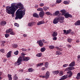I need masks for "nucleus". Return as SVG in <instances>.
<instances>
[{"instance_id": "f257e3e1", "label": "nucleus", "mask_w": 80, "mask_h": 80, "mask_svg": "<svg viewBox=\"0 0 80 80\" xmlns=\"http://www.w3.org/2000/svg\"><path fill=\"white\" fill-rule=\"evenodd\" d=\"M16 5V3H12L11 4V6H8L6 7V12L10 15H12V17H14V14L16 10L20 7H22V4L21 2L18 3Z\"/></svg>"}, {"instance_id": "f03ea898", "label": "nucleus", "mask_w": 80, "mask_h": 80, "mask_svg": "<svg viewBox=\"0 0 80 80\" xmlns=\"http://www.w3.org/2000/svg\"><path fill=\"white\" fill-rule=\"evenodd\" d=\"M19 8L18 9L16 12V17L15 18V20H17L18 19H22L23 16L25 15V9H24L23 10H23L24 8L23 5L21 7H19ZM21 10V11H19Z\"/></svg>"}, {"instance_id": "7ed1b4c3", "label": "nucleus", "mask_w": 80, "mask_h": 80, "mask_svg": "<svg viewBox=\"0 0 80 80\" xmlns=\"http://www.w3.org/2000/svg\"><path fill=\"white\" fill-rule=\"evenodd\" d=\"M22 61L23 59H22V58L19 57L18 58L17 61L15 62L14 65L15 66L16 65H20L22 63L21 62Z\"/></svg>"}, {"instance_id": "20e7f679", "label": "nucleus", "mask_w": 80, "mask_h": 80, "mask_svg": "<svg viewBox=\"0 0 80 80\" xmlns=\"http://www.w3.org/2000/svg\"><path fill=\"white\" fill-rule=\"evenodd\" d=\"M59 22V18H55L52 22L53 24H57Z\"/></svg>"}, {"instance_id": "39448f33", "label": "nucleus", "mask_w": 80, "mask_h": 80, "mask_svg": "<svg viewBox=\"0 0 80 80\" xmlns=\"http://www.w3.org/2000/svg\"><path fill=\"white\" fill-rule=\"evenodd\" d=\"M65 18H72V15L68 13H66L63 15Z\"/></svg>"}, {"instance_id": "423d86ee", "label": "nucleus", "mask_w": 80, "mask_h": 80, "mask_svg": "<svg viewBox=\"0 0 80 80\" xmlns=\"http://www.w3.org/2000/svg\"><path fill=\"white\" fill-rule=\"evenodd\" d=\"M75 68L74 67H69L66 68L65 69V71H69V70H74Z\"/></svg>"}, {"instance_id": "0eeeda50", "label": "nucleus", "mask_w": 80, "mask_h": 80, "mask_svg": "<svg viewBox=\"0 0 80 80\" xmlns=\"http://www.w3.org/2000/svg\"><path fill=\"white\" fill-rule=\"evenodd\" d=\"M50 72H49V71H47L45 74V78L46 79H48V78H49V77H50Z\"/></svg>"}, {"instance_id": "6e6552de", "label": "nucleus", "mask_w": 80, "mask_h": 80, "mask_svg": "<svg viewBox=\"0 0 80 80\" xmlns=\"http://www.w3.org/2000/svg\"><path fill=\"white\" fill-rule=\"evenodd\" d=\"M44 12L42 11V12H39V15L40 17H41V18H43V16H44Z\"/></svg>"}, {"instance_id": "1a4fd4ad", "label": "nucleus", "mask_w": 80, "mask_h": 80, "mask_svg": "<svg viewBox=\"0 0 80 80\" xmlns=\"http://www.w3.org/2000/svg\"><path fill=\"white\" fill-rule=\"evenodd\" d=\"M36 24V22H29L28 23V26L29 27H32V26H33V25H35Z\"/></svg>"}, {"instance_id": "9d476101", "label": "nucleus", "mask_w": 80, "mask_h": 80, "mask_svg": "<svg viewBox=\"0 0 80 80\" xmlns=\"http://www.w3.org/2000/svg\"><path fill=\"white\" fill-rule=\"evenodd\" d=\"M40 47H42L43 45V43L42 42L41 40H39V41H37Z\"/></svg>"}, {"instance_id": "9b49d317", "label": "nucleus", "mask_w": 80, "mask_h": 80, "mask_svg": "<svg viewBox=\"0 0 80 80\" xmlns=\"http://www.w3.org/2000/svg\"><path fill=\"white\" fill-rule=\"evenodd\" d=\"M67 73H68V74H69L68 76V78H70V77H72V74H73L72 72L71 71H69L67 72Z\"/></svg>"}, {"instance_id": "f8f14e48", "label": "nucleus", "mask_w": 80, "mask_h": 80, "mask_svg": "<svg viewBox=\"0 0 80 80\" xmlns=\"http://www.w3.org/2000/svg\"><path fill=\"white\" fill-rule=\"evenodd\" d=\"M75 64V62H72L69 65V67H74Z\"/></svg>"}, {"instance_id": "ddd939ff", "label": "nucleus", "mask_w": 80, "mask_h": 80, "mask_svg": "<svg viewBox=\"0 0 80 80\" xmlns=\"http://www.w3.org/2000/svg\"><path fill=\"white\" fill-rule=\"evenodd\" d=\"M60 73V72H59V71L57 70V71H53L52 72V73L53 74H54V75H58V73Z\"/></svg>"}, {"instance_id": "4468645a", "label": "nucleus", "mask_w": 80, "mask_h": 80, "mask_svg": "<svg viewBox=\"0 0 80 80\" xmlns=\"http://www.w3.org/2000/svg\"><path fill=\"white\" fill-rule=\"evenodd\" d=\"M74 25H78L80 26V20H78L76 22L74 23Z\"/></svg>"}, {"instance_id": "2eb2a0df", "label": "nucleus", "mask_w": 80, "mask_h": 80, "mask_svg": "<svg viewBox=\"0 0 80 80\" xmlns=\"http://www.w3.org/2000/svg\"><path fill=\"white\" fill-rule=\"evenodd\" d=\"M11 53H12V51H10L7 53V58H9V57H11Z\"/></svg>"}, {"instance_id": "dca6fc26", "label": "nucleus", "mask_w": 80, "mask_h": 80, "mask_svg": "<svg viewBox=\"0 0 80 80\" xmlns=\"http://www.w3.org/2000/svg\"><path fill=\"white\" fill-rule=\"evenodd\" d=\"M61 12H62L61 14V15L63 16L64 15V14H65V13H66V11L64 9L60 11Z\"/></svg>"}, {"instance_id": "f3484780", "label": "nucleus", "mask_w": 80, "mask_h": 80, "mask_svg": "<svg viewBox=\"0 0 80 80\" xmlns=\"http://www.w3.org/2000/svg\"><path fill=\"white\" fill-rule=\"evenodd\" d=\"M30 60V58L28 57H26L23 58V61H26V62H27V61H28V60Z\"/></svg>"}, {"instance_id": "a211bd4d", "label": "nucleus", "mask_w": 80, "mask_h": 80, "mask_svg": "<svg viewBox=\"0 0 80 80\" xmlns=\"http://www.w3.org/2000/svg\"><path fill=\"white\" fill-rule=\"evenodd\" d=\"M13 31V29L12 28H10L9 29H8L7 30H6V32L7 33H10V32H11Z\"/></svg>"}, {"instance_id": "6ab92c4d", "label": "nucleus", "mask_w": 80, "mask_h": 80, "mask_svg": "<svg viewBox=\"0 0 80 80\" xmlns=\"http://www.w3.org/2000/svg\"><path fill=\"white\" fill-rule=\"evenodd\" d=\"M60 13V12L58 11H56L55 13H53V15L54 16H57L58 15V13Z\"/></svg>"}, {"instance_id": "aec40b11", "label": "nucleus", "mask_w": 80, "mask_h": 80, "mask_svg": "<svg viewBox=\"0 0 80 80\" xmlns=\"http://www.w3.org/2000/svg\"><path fill=\"white\" fill-rule=\"evenodd\" d=\"M33 17H35L36 18H38L39 17V16L38 14H37V13H34L33 14Z\"/></svg>"}, {"instance_id": "412c9836", "label": "nucleus", "mask_w": 80, "mask_h": 80, "mask_svg": "<svg viewBox=\"0 0 80 80\" xmlns=\"http://www.w3.org/2000/svg\"><path fill=\"white\" fill-rule=\"evenodd\" d=\"M57 32L56 31H54L52 34V37H57Z\"/></svg>"}, {"instance_id": "4be33fe9", "label": "nucleus", "mask_w": 80, "mask_h": 80, "mask_svg": "<svg viewBox=\"0 0 80 80\" xmlns=\"http://www.w3.org/2000/svg\"><path fill=\"white\" fill-rule=\"evenodd\" d=\"M43 23H44V21L42 20L40 22H38L37 23V25H42V24H43Z\"/></svg>"}, {"instance_id": "5701e85b", "label": "nucleus", "mask_w": 80, "mask_h": 80, "mask_svg": "<svg viewBox=\"0 0 80 80\" xmlns=\"http://www.w3.org/2000/svg\"><path fill=\"white\" fill-rule=\"evenodd\" d=\"M1 25H2V26H4L6 25L7 24V22H5V21H2L1 22Z\"/></svg>"}, {"instance_id": "b1692460", "label": "nucleus", "mask_w": 80, "mask_h": 80, "mask_svg": "<svg viewBox=\"0 0 80 80\" xmlns=\"http://www.w3.org/2000/svg\"><path fill=\"white\" fill-rule=\"evenodd\" d=\"M8 80H12V75L8 74Z\"/></svg>"}, {"instance_id": "393cba45", "label": "nucleus", "mask_w": 80, "mask_h": 80, "mask_svg": "<svg viewBox=\"0 0 80 80\" xmlns=\"http://www.w3.org/2000/svg\"><path fill=\"white\" fill-rule=\"evenodd\" d=\"M76 78L78 80H79L80 79V72L78 73Z\"/></svg>"}, {"instance_id": "a878e982", "label": "nucleus", "mask_w": 80, "mask_h": 80, "mask_svg": "<svg viewBox=\"0 0 80 80\" xmlns=\"http://www.w3.org/2000/svg\"><path fill=\"white\" fill-rule=\"evenodd\" d=\"M58 75L59 76H62V75H63V71H60Z\"/></svg>"}, {"instance_id": "bb28decb", "label": "nucleus", "mask_w": 80, "mask_h": 80, "mask_svg": "<svg viewBox=\"0 0 80 80\" xmlns=\"http://www.w3.org/2000/svg\"><path fill=\"white\" fill-rule=\"evenodd\" d=\"M43 65V62L39 63L37 64V67H40V66H42V65Z\"/></svg>"}, {"instance_id": "cd10ccee", "label": "nucleus", "mask_w": 80, "mask_h": 80, "mask_svg": "<svg viewBox=\"0 0 80 80\" xmlns=\"http://www.w3.org/2000/svg\"><path fill=\"white\" fill-rule=\"evenodd\" d=\"M62 78L63 80H65V79L67 78V75H64V76H62Z\"/></svg>"}, {"instance_id": "c85d7f7f", "label": "nucleus", "mask_w": 80, "mask_h": 80, "mask_svg": "<svg viewBox=\"0 0 80 80\" xmlns=\"http://www.w3.org/2000/svg\"><path fill=\"white\" fill-rule=\"evenodd\" d=\"M21 57H21L22 58H22H25V54L24 53H21Z\"/></svg>"}, {"instance_id": "c756f323", "label": "nucleus", "mask_w": 80, "mask_h": 80, "mask_svg": "<svg viewBox=\"0 0 80 80\" xmlns=\"http://www.w3.org/2000/svg\"><path fill=\"white\" fill-rule=\"evenodd\" d=\"M46 50V48H42L41 49V52H45Z\"/></svg>"}, {"instance_id": "7c9ffc66", "label": "nucleus", "mask_w": 80, "mask_h": 80, "mask_svg": "<svg viewBox=\"0 0 80 80\" xmlns=\"http://www.w3.org/2000/svg\"><path fill=\"white\" fill-rule=\"evenodd\" d=\"M71 32H72V30L71 29H69L68 30H67L66 33V35H68V34L70 33Z\"/></svg>"}, {"instance_id": "2f4dec72", "label": "nucleus", "mask_w": 80, "mask_h": 80, "mask_svg": "<svg viewBox=\"0 0 80 80\" xmlns=\"http://www.w3.org/2000/svg\"><path fill=\"white\" fill-rule=\"evenodd\" d=\"M56 55H62V52H60L59 51H56Z\"/></svg>"}, {"instance_id": "473e14b6", "label": "nucleus", "mask_w": 80, "mask_h": 80, "mask_svg": "<svg viewBox=\"0 0 80 80\" xmlns=\"http://www.w3.org/2000/svg\"><path fill=\"white\" fill-rule=\"evenodd\" d=\"M43 9L45 11H46V10H47V9L48 10L49 9V8L47 7L46 6L43 7Z\"/></svg>"}, {"instance_id": "72a5a7b5", "label": "nucleus", "mask_w": 80, "mask_h": 80, "mask_svg": "<svg viewBox=\"0 0 80 80\" xmlns=\"http://www.w3.org/2000/svg\"><path fill=\"white\" fill-rule=\"evenodd\" d=\"M45 67L46 68H48V62H46L45 63Z\"/></svg>"}, {"instance_id": "f704fd0d", "label": "nucleus", "mask_w": 80, "mask_h": 80, "mask_svg": "<svg viewBox=\"0 0 80 80\" xmlns=\"http://www.w3.org/2000/svg\"><path fill=\"white\" fill-rule=\"evenodd\" d=\"M42 55V53H37L36 55L37 57H40Z\"/></svg>"}, {"instance_id": "c9c22d12", "label": "nucleus", "mask_w": 80, "mask_h": 80, "mask_svg": "<svg viewBox=\"0 0 80 80\" xmlns=\"http://www.w3.org/2000/svg\"><path fill=\"white\" fill-rule=\"evenodd\" d=\"M12 47L14 48H17L18 47V45L17 44H14L12 45Z\"/></svg>"}, {"instance_id": "e433bc0d", "label": "nucleus", "mask_w": 80, "mask_h": 80, "mask_svg": "<svg viewBox=\"0 0 80 80\" xmlns=\"http://www.w3.org/2000/svg\"><path fill=\"white\" fill-rule=\"evenodd\" d=\"M28 70L29 72H32L33 71V69H32V68H31L28 69Z\"/></svg>"}, {"instance_id": "4c0bfd02", "label": "nucleus", "mask_w": 80, "mask_h": 80, "mask_svg": "<svg viewBox=\"0 0 80 80\" xmlns=\"http://www.w3.org/2000/svg\"><path fill=\"white\" fill-rule=\"evenodd\" d=\"M13 79L14 80H18V77H17V74H15L14 77Z\"/></svg>"}, {"instance_id": "58836bf2", "label": "nucleus", "mask_w": 80, "mask_h": 80, "mask_svg": "<svg viewBox=\"0 0 80 80\" xmlns=\"http://www.w3.org/2000/svg\"><path fill=\"white\" fill-rule=\"evenodd\" d=\"M63 3L64 4H65V5H68V4H69V3H70V2L64 1L63 2Z\"/></svg>"}, {"instance_id": "ea45409f", "label": "nucleus", "mask_w": 80, "mask_h": 80, "mask_svg": "<svg viewBox=\"0 0 80 80\" xmlns=\"http://www.w3.org/2000/svg\"><path fill=\"white\" fill-rule=\"evenodd\" d=\"M46 15H51L52 16V15H53V14H51V13H50V12H46Z\"/></svg>"}, {"instance_id": "a19ab883", "label": "nucleus", "mask_w": 80, "mask_h": 80, "mask_svg": "<svg viewBox=\"0 0 80 80\" xmlns=\"http://www.w3.org/2000/svg\"><path fill=\"white\" fill-rule=\"evenodd\" d=\"M43 10V9L42 8H39L37 9V11H41L42 12Z\"/></svg>"}, {"instance_id": "79ce46f5", "label": "nucleus", "mask_w": 80, "mask_h": 80, "mask_svg": "<svg viewBox=\"0 0 80 80\" xmlns=\"http://www.w3.org/2000/svg\"><path fill=\"white\" fill-rule=\"evenodd\" d=\"M49 48H50V49H53V48H54V46H52V45H51V46H49L48 47Z\"/></svg>"}, {"instance_id": "37998d69", "label": "nucleus", "mask_w": 80, "mask_h": 80, "mask_svg": "<svg viewBox=\"0 0 80 80\" xmlns=\"http://www.w3.org/2000/svg\"><path fill=\"white\" fill-rule=\"evenodd\" d=\"M0 51L1 52H2V53H5V50L3 48L1 49Z\"/></svg>"}, {"instance_id": "c03bdc74", "label": "nucleus", "mask_w": 80, "mask_h": 80, "mask_svg": "<svg viewBox=\"0 0 80 80\" xmlns=\"http://www.w3.org/2000/svg\"><path fill=\"white\" fill-rule=\"evenodd\" d=\"M59 19H60V20H64V17H59Z\"/></svg>"}, {"instance_id": "a18cd8bd", "label": "nucleus", "mask_w": 80, "mask_h": 80, "mask_svg": "<svg viewBox=\"0 0 80 80\" xmlns=\"http://www.w3.org/2000/svg\"><path fill=\"white\" fill-rule=\"evenodd\" d=\"M68 66V64H65L63 65L62 67L63 68L64 67L65 68V67H67Z\"/></svg>"}, {"instance_id": "49530a36", "label": "nucleus", "mask_w": 80, "mask_h": 80, "mask_svg": "<svg viewBox=\"0 0 80 80\" xmlns=\"http://www.w3.org/2000/svg\"><path fill=\"white\" fill-rule=\"evenodd\" d=\"M10 35H15V32H13L12 31H11L10 32Z\"/></svg>"}, {"instance_id": "de8ad7c7", "label": "nucleus", "mask_w": 80, "mask_h": 80, "mask_svg": "<svg viewBox=\"0 0 80 80\" xmlns=\"http://www.w3.org/2000/svg\"><path fill=\"white\" fill-rule=\"evenodd\" d=\"M14 55H17L18 54V51H16L14 52Z\"/></svg>"}, {"instance_id": "09e8293b", "label": "nucleus", "mask_w": 80, "mask_h": 80, "mask_svg": "<svg viewBox=\"0 0 80 80\" xmlns=\"http://www.w3.org/2000/svg\"><path fill=\"white\" fill-rule=\"evenodd\" d=\"M62 2V0H57L56 1L57 3H61Z\"/></svg>"}, {"instance_id": "8fccbe9b", "label": "nucleus", "mask_w": 80, "mask_h": 80, "mask_svg": "<svg viewBox=\"0 0 80 80\" xmlns=\"http://www.w3.org/2000/svg\"><path fill=\"white\" fill-rule=\"evenodd\" d=\"M14 25L15 27H19V25L16 23H14Z\"/></svg>"}, {"instance_id": "3c124183", "label": "nucleus", "mask_w": 80, "mask_h": 80, "mask_svg": "<svg viewBox=\"0 0 80 80\" xmlns=\"http://www.w3.org/2000/svg\"><path fill=\"white\" fill-rule=\"evenodd\" d=\"M39 6H40V7H43V6H44V3H41L39 4Z\"/></svg>"}, {"instance_id": "603ef678", "label": "nucleus", "mask_w": 80, "mask_h": 80, "mask_svg": "<svg viewBox=\"0 0 80 80\" xmlns=\"http://www.w3.org/2000/svg\"><path fill=\"white\" fill-rule=\"evenodd\" d=\"M9 35L8 34H6L5 35V37L6 38H8V37H9Z\"/></svg>"}, {"instance_id": "864d4df0", "label": "nucleus", "mask_w": 80, "mask_h": 80, "mask_svg": "<svg viewBox=\"0 0 80 80\" xmlns=\"http://www.w3.org/2000/svg\"><path fill=\"white\" fill-rule=\"evenodd\" d=\"M59 19V22H60V23H63L64 22V20H62L60 19Z\"/></svg>"}, {"instance_id": "5fc2aeb1", "label": "nucleus", "mask_w": 80, "mask_h": 80, "mask_svg": "<svg viewBox=\"0 0 80 80\" xmlns=\"http://www.w3.org/2000/svg\"><path fill=\"white\" fill-rule=\"evenodd\" d=\"M22 51H23L24 52H26V51L27 50V49L22 48Z\"/></svg>"}, {"instance_id": "6e6d98bb", "label": "nucleus", "mask_w": 80, "mask_h": 80, "mask_svg": "<svg viewBox=\"0 0 80 80\" xmlns=\"http://www.w3.org/2000/svg\"><path fill=\"white\" fill-rule=\"evenodd\" d=\"M53 37L52 38L53 40H57V38L56 37Z\"/></svg>"}, {"instance_id": "4d7b16f0", "label": "nucleus", "mask_w": 80, "mask_h": 80, "mask_svg": "<svg viewBox=\"0 0 80 80\" xmlns=\"http://www.w3.org/2000/svg\"><path fill=\"white\" fill-rule=\"evenodd\" d=\"M67 47H68V48H70L71 47V45H67Z\"/></svg>"}, {"instance_id": "13d9d810", "label": "nucleus", "mask_w": 80, "mask_h": 80, "mask_svg": "<svg viewBox=\"0 0 80 80\" xmlns=\"http://www.w3.org/2000/svg\"><path fill=\"white\" fill-rule=\"evenodd\" d=\"M58 50H59V51H62V50H63V49L62 48H59Z\"/></svg>"}, {"instance_id": "bf43d9fd", "label": "nucleus", "mask_w": 80, "mask_h": 80, "mask_svg": "<svg viewBox=\"0 0 80 80\" xmlns=\"http://www.w3.org/2000/svg\"><path fill=\"white\" fill-rule=\"evenodd\" d=\"M35 8H38V5H36L35 6Z\"/></svg>"}, {"instance_id": "052dcab7", "label": "nucleus", "mask_w": 80, "mask_h": 80, "mask_svg": "<svg viewBox=\"0 0 80 80\" xmlns=\"http://www.w3.org/2000/svg\"><path fill=\"white\" fill-rule=\"evenodd\" d=\"M23 36L24 37H26L27 36V35L26 34H24Z\"/></svg>"}, {"instance_id": "680f3d73", "label": "nucleus", "mask_w": 80, "mask_h": 80, "mask_svg": "<svg viewBox=\"0 0 80 80\" xmlns=\"http://www.w3.org/2000/svg\"><path fill=\"white\" fill-rule=\"evenodd\" d=\"M63 32H64V33H66H66H67V31H66V30H63Z\"/></svg>"}, {"instance_id": "e2e57ef3", "label": "nucleus", "mask_w": 80, "mask_h": 80, "mask_svg": "<svg viewBox=\"0 0 80 80\" xmlns=\"http://www.w3.org/2000/svg\"><path fill=\"white\" fill-rule=\"evenodd\" d=\"M56 48V49H57L58 50L59 49V48L58 47H55Z\"/></svg>"}, {"instance_id": "0e129e2a", "label": "nucleus", "mask_w": 80, "mask_h": 80, "mask_svg": "<svg viewBox=\"0 0 80 80\" xmlns=\"http://www.w3.org/2000/svg\"><path fill=\"white\" fill-rule=\"evenodd\" d=\"M78 59H79V58H80V55H78Z\"/></svg>"}, {"instance_id": "69168bd1", "label": "nucleus", "mask_w": 80, "mask_h": 80, "mask_svg": "<svg viewBox=\"0 0 80 80\" xmlns=\"http://www.w3.org/2000/svg\"><path fill=\"white\" fill-rule=\"evenodd\" d=\"M45 68L44 67H43L42 68V70L43 71L44 70H45Z\"/></svg>"}, {"instance_id": "338daca9", "label": "nucleus", "mask_w": 80, "mask_h": 80, "mask_svg": "<svg viewBox=\"0 0 80 80\" xmlns=\"http://www.w3.org/2000/svg\"><path fill=\"white\" fill-rule=\"evenodd\" d=\"M6 61H7V59H4L3 60V62H6Z\"/></svg>"}, {"instance_id": "774afa93", "label": "nucleus", "mask_w": 80, "mask_h": 80, "mask_svg": "<svg viewBox=\"0 0 80 80\" xmlns=\"http://www.w3.org/2000/svg\"><path fill=\"white\" fill-rule=\"evenodd\" d=\"M45 76H42V78H45Z\"/></svg>"}]
</instances>
